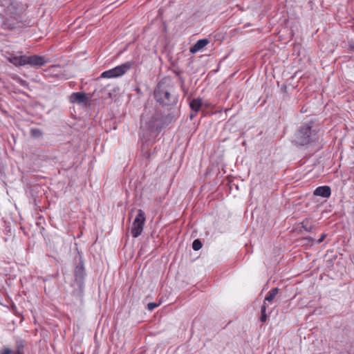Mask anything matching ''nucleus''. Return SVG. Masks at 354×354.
Here are the masks:
<instances>
[{
	"label": "nucleus",
	"mask_w": 354,
	"mask_h": 354,
	"mask_svg": "<svg viewBox=\"0 0 354 354\" xmlns=\"http://www.w3.org/2000/svg\"><path fill=\"white\" fill-rule=\"evenodd\" d=\"M156 101L162 106H170L177 103L175 88L169 78L162 79L154 91Z\"/></svg>",
	"instance_id": "f257e3e1"
},
{
	"label": "nucleus",
	"mask_w": 354,
	"mask_h": 354,
	"mask_svg": "<svg viewBox=\"0 0 354 354\" xmlns=\"http://www.w3.org/2000/svg\"><path fill=\"white\" fill-rule=\"evenodd\" d=\"M7 59L17 67L26 65H29L31 67H40L45 65L47 62L44 57L39 55L27 56L26 55H17L11 54Z\"/></svg>",
	"instance_id": "f03ea898"
},
{
	"label": "nucleus",
	"mask_w": 354,
	"mask_h": 354,
	"mask_svg": "<svg viewBox=\"0 0 354 354\" xmlns=\"http://www.w3.org/2000/svg\"><path fill=\"white\" fill-rule=\"evenodd\" d=\"M161 114L153 107L146 109L141 117V127L151 131L161 127Z\"/></svg>",
	"instance_id": "7ed1b4c3"
},
{
	"label": "nucleus",
	"mask_w": 354,
	"mask_h": 354,
	"mask_svg": "<svg viewBox=\"0 0 354 354\" xmlns=\"http://www.w3.org/2000/svg\"><path fill=\"white\" fill-rule=\"evenodd\" d=\"M312 128L310 124L301 127L295 135V142L303 146L317 140L318 137L316 131Z\"/></svg>",
	"instance_id": "20e7f679"
},
{
	"label": "nucleus",
	"mask_w": 354,
	"mask_h": 354,
	"mask_svg": "<svg viewBox=\"0 0 354 354\" xmlns=\"http://www.w3.org/2000/svg\"><path fill=\"white\" fill-rule=\"evenodd\" d=\"M131 67L130 62L124 63L101 74L102 78H115L124 75Z\"/></svg>",
	"instance_id": "39448f33"
},
{
	"label": "nucleus",
	"mask_w": 354,
	"mask_h": 354,
	"mask_svg": "<svg viewBox=\"0 0 354 354\" xmlns=\"http://www.w3.org/2000/svg\"><path fill=\"white\" fill-rule=\"evenodd\" d=\"M145 221V214L142 209H138V214L135 218L131 227V234L134 238L140 236L143 230Z\"/></svg>",
	"instance_id": "423d86ee"
},
{
	"label": "nucleus",
	"mask_w": 354,
	"mask_h": 354,
	"mask_svg": "<svg viewBox=\"0 0 354 354\" xmlns=\"http://www.w3.org/2000/svg\"><path fill=\"white\" fill-rule=\"evenodd\" d=\"M70 101L72 103H77L86 105L88 102V98L85 93L77 92L73 93L70 96Z\"/></svg>",
	"instance_id": "0eeeda50"
},
{
	"label": "nucleus",
	"mask_w": 354,
	"mask_h": 354,
	"mask_svg": "<svg viewBox=\"0 0 354 354\" xmlns=\"http://www.w3.org/2000/svg\"><path fill=\"white\" fill-rule=\"evenodd\" d=\"M209 42V41L207 39H200L189 48V52L192 53H196L205 47Z\"/></svg>",
	"instance_id": "6e6552de"
},
{
	"label": "nucleus",
	"mask_w": 354,
	"mask_h": 354,
	"mask_svg": "<svg viewBox=\"0 0 354 354\" xmlns=\"http://www.w3.org/2000/svg\"><path fill=\"white\" fill-rule=\"evenodd\" d=\"M314 195L328 198L330 196V188L328 186L319 187L314 191Z\"/></svg>",
	"instance_id": "1a4fd4ad"
},
{
	"label": "nucleus",
	"mask_w": 354,
	"mask_h": 354,
	"mask_svg": "<svg viewBox=\"0 0 354 354\" xmlns=\"http://www.w3.org/2000/svg\"><path fill=\"white\" fill-rule=\"evenodd\" d=\"M75 279L79 282H82L84 277V268L82 263L77 265L75 269Z\"/></svg>",
	"instance_id": "9d476101"
},
{
	"label": "nucleus",
	"mask_w": 354,
	"mask_h": 354,
	"mask_svg": "<svg viewBox=\"0 0 354 354\" xmlns=\"http://www.w3.org/2000/svg\"><path fill=\"white\" fill-rule=\"evenodd\" d=\"M202 104V99L201 98L193 99L189 102V106L192 109V111L195 113H196L201 109Z\"/></svg>",
	"instance_id": "9b49d317"
},
{
	"label": "nucleus",
	"mask_w": 354,
	"mask_h": 354,
	"mask_svg": "<svg viewBox=\"0 0 354 354\" xmlns=\"http://www.w3.org/2000/svg\"><path fill=\"white\" fill-rule=\"evenodd\" d=\"M278 292L279 289L277 288L272 289L269 292L268 295H267L265 298L264 302H266V304L268 306V303H270L274 299Z\"/></svg>",
	"instance_id": "f8f14e48"
},
{
	"label": "nucleus",
	"mask_w": 354,
	"mask_h": 354,
	"mask_svg": "<svg viewBox=\"0 0 354 354\" xmlns=\"http://www.w3.org/2000/svg\"><path fill=\"white\" fill-rule=\"evenodd\" d=\"M19 3L17 1L10 2V4L7 6L8 11L10 14H14L19 8Z\"/></svg>",
	"instance_id": "ddd939ff"
},
{
	"label": "nucleus",
	"mask_w": 354,
	"mask_h": 354,
	"mask_svg": "<svg viewBox=\"0 0 354 354\" xmlns=\"http://www.w3.org/2000/svg\"><path fill=\"white\" fill-rule=\"evenodd\" d=\"M268 307V306L266 304V302H263V304L261 307V315L260 317V320L262 322H265L267 319V315L266 314V308Z\"/></svg>",
	"instance_id": "4468645a"
},
{
	"label": "nucleus",
	"mask_w": 354,
	"mask_h": 354,
	"mask_svg": "<svg viewBox=\"0 0 354 354\" xmlns=\"http://www.w3.org/2000/svg\"><path fill=\"white\" fill-rule=\"evenodd\" d=\"M192 248L194 250L197 251L202 248V243L199 239H196L192 243Z\"/></svg>",
	"instance_id": "2eb2a0df"
},
{
	"label": "nucleus",
	"mask_w": 354,
	"mask_h": 354,
	"mask_svg": "<svg viewBox=\"0 0 354 354\" xmlns=\"http://www.w3.org/2000/svg\"><path fill=\"white\" fill-rule=\"evenodd\" d=\"M302 225L303 228L307 232H310L314 227V225L312 223H309L307 221H304Z\"/></svg>",
	"instance_id": "dca6fc26"
},
{
	"label": "nucleus",
	"mask_w": 354,
	"mask_h": 354,
	"mask_svg": "<svg viewBox=\"0 0 354 354\" xmlns=\"http://www.w3.org/2000/svg\"><path fill=\"white\" fill-rule=\"evenodd\" d=\"M31 136L35 138H38L41 136V131L38 129H32L30 131Z\"/></svg>",
	"instance_id": "f3484780"
},
{
	"label": "nucleus",
	"mask_w": 354,
	"mask_h": 354,
	"mask_svg": "<svg viewBox=\"0 0 354 354\" xmlns=\"http://www.w3.org/2000/svg\"><path fill=\"white\" fill-rule=\"evenodd\" d=\"M158 304L156 303H149L147 304V308L149 310L152 311L155 308L158 307Z\"/></svg>",
	"instance_id": "a211bd4d"
},
{
	"label": "nucleus",
	"mask_w": 354,
	"mask_h": 354,
	"mask_svg": "<svg viewBox=\"0 0 354 354\" xmlns=\"http://www.w3.org/2000/svg\"><path fill=\"white\" fill-rule=\"evenodd\" d=\"M1 354H17L16 353H12V351L9 348H5L2 351Z\"/></svg>",
	"instance_id": "6ab92c4d"
},
{
	"label": "nucleus",
	"mask_w": 354,
	"mask_h": 354,
	"mask_svg": "<svg viewBox=\"0 0 354 354\" xmlns=\"http://www.w3.org/2000/svg\"><path fill=\"white\" fill-rule=\"evenodd\" d=\"M2 26H3V28H8V29H10V30L13 28V27L10 26V24L5 23V24H2Z\"/></svg>",
	"instance_id": "aec40b11"
},
{
	"label": "nucleus",
	"mask_w": 354,
	"mask_h": 354,
	"mask_svg": "<svg viewBox=\"0 0 354 354\" xmlns=\"http://www.w3.org/2000/svg\"><path fill=\"white\" fill-rule=\"evenodd\" d=\"M326 238V234H323L321 237L317 241V243H322L324 239Z\"/></svg>",
	"instance_id": "412c9836"
},
{
	"label": "nucleus",
	"mask_w": 354,
	"mask_h": 354,
	"mask_svg": "<svg viewBox=\"0 0 354 354\" xmlns=\"http://www.w3.org/2000/svg\"><path fill=\"white\" fill-rule=\"evenodd\" d=\"M19 83L22 85V86H26V81L21 80V79H19Z\"/></svg>",
	"instance_id": "4be33fe9"
},
{
	"label": "nucleus",
	"mask_w": 354,
	"mask_h": 354,
	"mask_svg": "<svg viewBox=\"0 0 354 354\" xmlns=\"http://www.w3.org/2000/svg\"><path fill=\"white\" fill-rule=\"evenodd\" d=\"M306 239L308 240V241H313V239L310 237H308V238H306Z\"/></svg>",
	"instance_id": "5701e85b"
},
{
	"label": "nucleus",
	"mask_w": 354,
	"mask_h": 354,
	"mask_svg": "<svg viewBox=\"0 0 354 354\" xmlns=\"http://www.w3.org/2000/svg\"><path fill=\"white\" fill-rule=\"evenodd\" d=\"M194 116V115L193 113H192V114L190 115V118H191V119H192Z\"/></svg>",
	"instance_id": "b1692460"
}]
</instances>
